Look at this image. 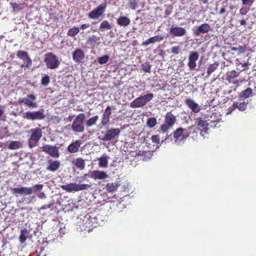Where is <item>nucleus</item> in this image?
I'll use <instances>...</instances> for the list:
<instances>
[{
  "instance_id": "6",
  "label": "nucleus",
  "mask_w": 256,
  "mask_h": 256,
  "mask_svg": "<svg viewBox=\"0 0 256 256\" xmlns=\"http://www.w3.org/2000/svg\"><path fill=\"white\" fill-rule=\"evenodd\" d=\"M190 134L186 129L182 128H176L174 132L173 135L174 139V142H177L179 140H184L187 138Z\"/></svg>"
},
{
  "instance_id": "56",
  "label": "nucleus",
  "mask_w": 256,
  "mask_h": 256,
  "mask_svg": "<svg viewBox=\"0 0 256 256\" xmlns=\"http://www.w3.org/2000/svg\"><path fill=\"white\" fill-rule=\"evenodd\" d=\"M248 62H244V64H242V66L244 68L243 70H247L248 67Z\"/></svg>"
},
{
  "instance_id": "38",
  "label": "nucleus",
  "mask_w": 256,
  "mask_h": 256,
  "mask_svg": "<svg viewBox=\"0 0 256 256\" xmlns=\"http://www.w3.org/2000/svg\"><path fill=\"white\" fill-rule=\"evenodd\" d=\"M142 70L146 73H150L151 72L152 65L149 62H145L142 65Z\"/></svg>"
},
{
  "instance_id": "39",
  "label": "nucleus",
  "mask_w": 256,
  "mask_h": 256,
  "mask_svg": "<svg viewBox=\"0 0 256 256\" xmlns=\"http://www.w3.org/2000/svg\"><path fill=\"white\" fill-rule=\"evenodd\" d=\"M80 32V30L76 26H73L72 28H70L68 32V35L70 36H76L78 32Z\"/></svg>"
},
{
  "instance_id": "30",
  "label": "nucleus",
  "mask_w": 256,
  "mask_h": 256,
  "mask_svg": "<svg viewBox=\"0 0 256 256\" xmlns=\"http://www.w3.org/2000/svg\"><path fill=\"white\" fill-rule=\"evenodd\" d=\"M120 184H118V182H112V183H108L106 185V190L110 192H114L117 190L118 188L120 186Z\"/></svg>"
},
{
  "instance_id": "29",
  "label": "nucleus",
  "mask_w": 256,
  "mask_h": 256,
  "mask_svg": "<svg viewBox=\"0 0 256 256\" xmlns=\"http://www.w3.org/2000/svg\"><path fill=\"white\" fill-rule=\"evenodd\" d=\"M28 232L26 228H24L22 229L20 232V235L19 236V240L21 244H24L26 240L28 238Z\"/></svg>"
},
{
  "instance_id": "36",
  "label": "nucleus",
  "mask_w": 256,
  "mask_h": 256,
  "mask_svg": "<svg viewBox=\"0 0 256 256\" xmlns=\"http://www.w3.org/2000/svg\"><path fill=\"white\" fill-rule=\"evenodd\" d=\"M218 65L219 64L218 62H216L214 64H211L208 68V76H210L212 73L214 72L218 68Z\"/></svg>"
},
{
  "instance_id": "48",
  "label": "nucleus",
  "mask_w": 256,
  "mask_h": 256,
  "mask_svg": "<svg viewBox=\"0 0 256 256\" xmlns=\"http://www.w3.org/2000/svg\"><path fill=\"white\" fill-rule=\"evenodd\" d=\"M10 4L12 8V11L15 12L18 10H22V4H20L15 3H10Z\"/></svg>"
},
{
  "instance_id": "45",
  "label": "nucleus",
  "mask_w": 256,
  "mask_h": 256,
  "mask_svg": "<svg viewBox=\"0 0 256 256\" xmlns=\"http://www.w3.org/2000/svg\"><path fill=\"white\" fill-rule=\"evenodd\" d=\"M100 40V38L95 35L90 36L88 40V43L90 44H94Z\"/></svg>"
},
{
  "instance_id": "32",
  "label": "nucleus",
  "mask_w": 256,
  "mask_h": 256,
  "mask_svg": "<svg viewBox=\"0 0 256 256\" xmlns=\"http://www.w3.org/2000/svg\"><path fill=\"white\" fill-rule=\"evenodd\" d=\"M22 146V144L20 141H11L8 146V148L10 150H16Z\"/></svg>"
},
{
  "instance_id": "47",
  "label": "nucleus",
  "mask_w": 256,
  "mask_h": 256,
  "mask_svg": "<svg viewBox=\"0 0 256 256\" xmlns=\"http://www.w3.org/2000/svg\"><path fill=\"white\" fill-rule=\"evenodd\" d=\"M50 82V78L48 75L43 76L41 80V84L43 86H46Z\"/></svg>"
},
{
  "instance_id": "49",
  "label": "nucleus",
  "mask_w": 256,
  "mask_h": 256,
  "mask_svg": "<svg viewBox=\"0 0 256 256\" xmlns=\"http://www.w3.org/2000/svg\"><path fill=\"white\" fill-rule=\"evenodd\" d=\"M151 140L153 143H155L156 144H160V136L158 134L153 135L151 137Z\"/></svg>"
},
{
  "instance_id": "33",
  "label": "nucleus",
  "mask_w": 256,
  "mask_h": 256,
  "mask_svg": "<svg viewBox=\"0 0 256 256\" xmlns=\"http://www.w3.org/2000/svg\"><path fill=\"white\" fill-rule=\"evenodd\" d=\"M74 164L80 170H83L85 167L84 161L81 158H78L75 160Z\"/></svg>"
},
{
  "instance_id": "16",
  "label": "nucleus",
  "mask_w": 256,
  "mask_h": 256,
  "mask_svg": "<svg viewBox=\"0 0 256 256\" xmlns=\"http://www.w3.org/2000/svg\"><path fill=\"white\" fill-rule=\"evenodd\" d=\"M90 177L94 180H104L108 177V174L104 171L94 170L90 172Z\"/></svg>"
},
{
  "instance_id": "26",
  "label": "nucleus",
  "mask_w": 256,
  "mask_h": 256,
  "mask_svg": "<svg viewBox=\"0 0 256 256\" xmlns=\"http://www.w3.org/2000/svg\"><path fill=\"white\" fill-rule=\"evenodd\" d=\"M164 40V37L162 36H155L153 37H151L146 40L145 42H144L142 43V45L147 46L150 44H153L156 42H158L162 41Z\"/></svg>"
},
{
  "instance_id": "50",
  "label": "nucleus",
  "mask_w": 256,
  "mask_h": 256,
  "mask_svg": "<svg viewBox=\"0 0 256 256\" xmlns=\"http://www.w3.org/2000/svg\"><path fill=\"white\" fill-rule=\"evenodd\" d=\"M180 48L179 46H173L171 48V52L173 54H178L180 53Z\"/></svg>"
},
{
  "instance_id": "41",
  "label": "nucleus",
  "mask_w": 256,
  "mask_h": 256,
  "mask_svg": "<svg viewBox=\"0 0 256 256\" xmlns=\"http://www.w3.org/2000/svg\"><path fill=\"white\" fill-rule=\"evenodd\" d=\"M6 107L4 105H0V121L5 122L6 116L4 114Z\"/></svg>"
},
{
  "instance_id": "55",
  "label": "nucleus",
  "mask_w": 256,
  "mask_h": 256,
  "mask_svg": "<svg viewBox=\"0 0 256 256\" xmlns=\"http://www.w3.org/2000/svg\"><path fill=\"white\" fill-rule=\"evenodd\" d=\"M51 206H52V204H45V205H44L42 207V209L45 210V209H46V208H50L51 207Z\"/></svg>"
},
{
  "instance_id": "5",
  "label": "nucleus",
  "mask_w": 256,
  "mask_h": 256,
  "mask_svg": "<svg viewBox=\"0 0 256 256\" xmlns=\"http://www.w3.org/2000/svg\"><path fill=\"white\" fill-rule=\"evenodd\" d=\"M91 186L90 184H77L76 183H70L66 185L60 186L62 190L68 192L88 190Z\"/></svg>"
},
{
  "instance_id": "42",
  "label": "nucleus",
  "mask_w": 256,
  "mask_h": 256,
  "mask_svg": "<svg viewBox=\"0 0 256 256\" xmlns=\"http://www.w3.org/2000/svg\"><path fill=\"white\" fill-rule=\"evenodd\" d=\"M112 26L108 20L103 21L100 24V30H110Z\"/></svg>"
},
{
  "instance_id": "25",
  "label": "nucleus",
  "mask_w": 256,
  "mask_h": 256,
  "mask_svg": "<svg viewBox=\"0 0 256 256\" xmlns=\"http://www.w3.org/2000/svg\"><path fill=\"white\" fill-rule=\"evenodd\" d=\"M81 141L77 140L74 142H72L68 147V150L70 153H75L78 150L81 144Z\"/></svg>"
},
{
  "instance_id": "44",
  "label": "nucleus",
  "mask_w": 256,
  "mask_h": 256,
  "mask_svg": "<svg viewBox=\"0 0 256 256\" xmlns=\"http://www.w3.org/2000/svg\"><path fill=\"white\" fill-rule=\"evenodd\" d=\"M128 6L132 10H135L138 6V0H130Z\"/></svg>"
},
{
  "instance_id": "3",
  "label": "nucleus",
  "mask_w": 256,
  "mask_h": 256,
  "mask_svg": "<svg viewBox=\"0 0 256 256\" xmlns=\"http://www.w3.org/2000/svg\"><path fill=\"white\" fill-rule=\"evenodd\" d=\"M176 121V116L171 112H168L165 116L164 122L160 126V130L162 133L167 132L172 128Z\"/></svg>"
},
{
  "instance_id": "20",
  "label": "nucleus",
  "mask_w": 256,
  "mask_h": 256,
  "mask_svg": "<svg viewBox=\"0 0 256 256\" xmlns=\"http://www.w3.org/2000/svg\"><path fill=\"white\" fill-rule=\"evenodd\" d=\"M72 56L73 60L76 62L80 63L84 59V54L82 50L80 48H78L74 52Z\"/></svg>"
},
{
  "instance_id": "31",
  "label": "nucleus",
  "mask_w": 256,
  "mask_h": 256,
  "mask_svg": "<svg viewBox=\"0 0 256 256\" xmlns=\"http://www.w3.org/2000/svg\"><path fill=\"white\" fill-rule=\"evenodd\" d=\"M248 104V102H242L240 103L234 102L232 106L233 108L232 110L237 108L240 111H244L246 109Z\"/></svg>"
},
{
  "instance_id": "4",
  "label": "nucleus",
  "mask_w": 256,
  "mask_h": 256,
  "mask_svg": "<svg viewBox=\"0 0 256 256\" xmlns=\"http://www.w3.org/2000/svg\"><path fill=\"white\" fill-rule=\"evenodd\" d=\"M85 115L83 113L78 114L72 124V129L75 132H82L84 130V120Z\"/></svg>"
},
{
  "instance_id": "7",
  "label": "nucleus",
  "mask_w": 256,
  "mask_h": 256,
  "mask_svg": "<svg viewBox=\"0 0 256 256\" xmlns=\"http://www.w3.org/2000/svg\"><path fill=\"white\" fill-rule=\"evenodd\" d=\"M58 147L50 144L44 145L42 147V151L52 158H58L60 156Z\"/></svg>"
},
{
  "instance_id": "34",
  "label": "nucleus",
  "mask_w": 256,
  "mask_h": 256,
  "mask_svg": "<svg viewBox=\"0 0 256 256\" xmlns=\"http://www.w3.org/2000/svg\"><path fill=\"white\" fill-rule=\"evenodd\" d=\"M98 166L100 168H106L108 164V158L106 156H103L98 159Z\"/></svg>"
},
{
  "instance_id": "2",
  "label": "nucleus",
  "mask_w": 256,
  "mask_h": 256,
  "mask_svg": "<svg viewBox=\"0 0 256 256\" xmlns=\"http://www.w3.org/2000/svg\"><path fill=\"white\" fill-rule=\"evenodd\" d=\"M44 62L47 68L52 70L57 68L60 64L58 56L51 52H48L44 55Z\"/></svg>"
},
{
  "instance_id": "12",
  "label": "nucleus",
  "mask_w": 256,
  "mask_h": 256,
  "mask_svg": "<svg viewBox=\"0 0 256 256\" xmlns=\"http://www.w3.org/2000/svg\"><path fill=\"white\" fill-rule=\"evenodd\" d=\"M211 29L210 26L207 23H204L199 26L195 27L192 29V32L194 36H198L201 34L208 33Z\"/></svg>"
},
{
  "instance_id": "51",
  "label": "nucleus",
  "mask_w": 256,
  "mask_h": 256,
  "mask_svg": "<svg viewBox=\"0 0 256 256\" xmlns=\"http://www.w3.org/2000/svg\"><path fill=\"white\" fill-rule=\"evenodd\" d=\"M43 186H44L42 184H36L32 188V191L34 190V192L40 191L42 190Z\"/></svg>"
},
{
  "instance_id": "21",
  "label": "nucleus",
  "mask_w": 256,
  "mask_h": 256,
  "mask_svg": "<svg viewBox=\"0 0 256 256\" xmlns=\"http://www.w3.org/2000/svg\"><path fill=\"white\" fill-rule=\"evenodd\" d=\"M112 114V108L110 106H108L102 116V124L103 126H106L109 124L110 117Z\"/></svg>"
},
{
  "instance_id": "60",
  "label": "nucleus",
  "mask_w": 256,
  "mask_h": 256,
  "mask_svg": "<svg viewBox=\"0 0 256 256\" xmlns=\"http://www.w3.org/2000/svg\"><path fill=\"white\" fill-rule=\"evenodd\" d=\"M0 138H2V137H0Z\"/></svg>"
},
{
  "instance_id": "27",
  "label": "nucleus",
  "mask_w": 256,
  "mask_h": 256,
  "mask_svg": "<svg viewBox=\"0 0 256 256\" xmlns=\"http://www.w3.org/2000/svg\"><path fill=\"white\" fill-rule=\"evenodd\" d=\"M130 19L126 16H120L117 19V24L120 26H126L130 24Z\"/></svg>"
},
{
  "instance_id": "43",
  "label": "nucleus",
  "mask_w": 256,
  "mask_h": 256,
  "mask_svg": "<svg viewBox=\"0 0 256 256\" xmlns=\"http://www.w3.org/2000/svg\"><path fill=\"white\" fill-rule=\"evenodd\" d=\"M141 96L146 104L151 101L154 97V94L152 93H148L144 95H141Z\"/></svg>"
},
{
  "instance_id": "58",
  "label": "nucleus",
  "mask_w": 256,
  "mask_h": 256,
  "mask_svg": "<svg viewBox=\"0 0 256 256\" xmlns=\"http://www.w3.org/2000/svg\"><path fill=\"white\" fill-rule=\"evenodd\" d=\"M225 12H226V9H225L224 6V7L221 8V9H220V14H224Z\"/></svg>"
},
{
  "instance_id": "13",
  "label": "nucleus",
  "mask_w": 256,
  "mask_h": 256,
  "mask_svg": "<svg viewBox=\"0 0 256 256\" xmlns=\"http://www.w3.org/2000/svg\"><path fill=\"white\" fill-rule=\"evenodd\" d=\"M199 58V54L197 52H192L188 56V66L190 70H194L196 66V62Z\"/></svg>"
},
{
  "instance_id": "17",
  "label": "nucleus",
  "mask_w": 256,
  "mask_h": 256,
  "mask_svg": "<svg viewBox=\"0 0 256 256\" xmlns=\"http://www.w3.org/2000/svg\"><path fill=\"white\" fill-rule=\"evenodd\" d=\"M240 72H236L235 70L228 71L226 74V80L230 83L238 84L239 80H236V78L240 75Z\"/></svg>"
},
{
  "instance_id": "23",
  "label": "nucleus",
  "mask_w": 256,
  "mask_h": 256,
  "mask_svg": "<svg viewBox=\"0 0 256 256\" xmlns=\"http://www.w3.org/2000/svg\"><path fill=\"white\" fill-rule=\"evenodd\" d=\"M146 104L141 96L133 100L130 104V107L132 108H141Z\"/></svg>"
},
{
  "instance_id": "18",
  "label": "nucleus",
  "mask_w": 256,
  "mask_h": 256,
  "mask_svg": "<svg viewBox=\"0 0 256 256\" xmlns=\"http://www.w3.org/2000/svg\"><path fill=\"white\" fill-rule=\"evenodd\" d=\"M186 33V30L182 27L173 26L170 29V34L174 36L181 37Z\"/></svg>"
},
{
  "instance_id": "22",
  "label": "nucleus",
  "mask_w": 256,
  "mask_h": 256,
  "mask_svg": "<svg viewBox=\"0 0 256 256\" xmlns=\"http://www.w3.org/2000/svg\"><path fill=\"white\" fill-rule=\"evenodd\" d=\"M48 165L46 168V170L50 172H56L60 168V164L58 160H53L52 159H50L48 160Z\"/></svg>"
},
{
  "instance_id": "19",
  "label": "nucleus",
  "mask_w": 256,
  "mask_h": 256,
  "mask_svg": "<svg viewBox=\"0 0 256 256\" xmlns=\"http://www.w3.org/2000/svg\"><path fill=\"white\" fill-rule=\"evenodd\" d=\"M184 103L194 113H198L200 110V108L198 104L191 98L186 99Z\"/></svg>"
},
{
  "instance_id": "11",
  "label": "nucleus",
  "mask_w": 256,
  "mask_h": 256,
  "mask_svg": "<svg viewBox=\"0 0 256 256\" xmlns=\"http://www.w3.org/2000/svg\"><path fill=\"white\" fill-rule=\"evenodd\" d=\"M43 110L34 112H26L24 118L28 120H42L45 118Z\"/></svg>"
},
{
  "instance_id": "46",
  "label": "nucleus",
  "mask_w": 256,
  "mask_h": 256,
  "mask_svg": "<svg viewBox=\"0 0 256 256\" xmlns=\"http://www.w3.org/2000/svg\"><path fill=\"white\" fill-rule=\"evenodd\" d=\"M109 60V56L108 55H104L98 58V62L100 64H106Z\"/></svg>"
},
{
  "instance_id": "15",
  "label": "nucleus",
  "mask_w": 256,
  "mask_h": 256,
  "mask_svg": "<svg viewBox=\"0 0 256 256\" xmlns=\"http://www.w3.org/2000/svg\"><path fill=\"white\" fill-rule=\"evenodd\" d=\"M12 194L16 196L18 194L30 195L32 193V188L31 187L14 188L12 189Z\"/></svg>"
},
{
  "instance_id": "24",
  "label": "nucleus",
  "mask_w": 256,
  "mask_h": 256,
  "mask_svg": "<svg viewBox=\"0 0 256 256\" xmlns=\"http://www.w3.org/2000/svg\"><path fill=\"white\" fill-rule=\"evenodd\" d=\"M196 125L199 129H202L204 131L208 130V124L207 121L202 119V118H197L196 120Z\"/></svg>"
},
{
  "instance_id": "57",
  "label": "nucleus",
  "mask_w": 256,
  "mask_h": 256,
  "mask_svg": "<svg viewBox=\"0 0 256 256\" xmlns=\"http://www.w3.org/2000/svg\"><path fill=\"white\" fill-rule=\"evenodd\" d=\"M158 54H159V56L164 57L166 54L164 50H160L158 53Z\"/></svg>"
},
{
  "instance_id": "1",
  "label": "nucleus",
  "mask_w": 256,
  "mask_h": 256,
  "mask_svg": "<svg viewBox=\"0 0 256 256\" xmlns=\"http://www.w3.org/2000/svg\"><path fill=\"white\" fill-rule=\"evenodd\" d=\"M30 137L28 140V146L32 148L38 144L39 140L42 136V130L40 128H34L30 130Z\"/></svg>"
},
{
  "instance_id": "53",
  "label": "nucleus",
  "mask_w": 256,
  "mask_h": 256,
  "mask_svg": "<svg viewBox=\"0 0 256 256\" xmlns=\"http://www.w3.org/2000/svg\"><path fill=\"white\" fill-rule=\"evenodd\" d=\"M249 8H242L240 10V13L242 15H245L248 12Z\"/></svg>"
},
{
  "instance_id": "35",
  "label": "nucleus",
  "mask_w": 256,
  "mask_h": 256,
  "mask_svg": "<svg viewBox=\"0 0 256 256\" xmlns=\"http://www.w3.org/2000/svg\"><path fill=\"white\" fill-rule=\"evenodd\" d=\"M98 116H96L88 120L86 122V126L90 127L93 125L96 124V121L98 120Z\"/></svg>"
},
{
  "instance_id": "8",
  "label": "nucleus",
  "mask_w": 256,
  "mask_h": 256,
  "mask_svg": "<svg viewBox=\"0 0 256 256\" xmlns=\"http://www.w3.org/2000/svg\"><path fill=\"white\" fill-rule=\"evenodd\" d=\"M17 56L24 62L20 67H27L29 68L32 64V61L28 56V52L23 50H18L16 52Z\"/></svg>"
},
{
  "instance_id": "9",
  "label": "nucleus",
  "mask_w": 256,
  "mask_h": 256,
  "mask_svg": "<svg viewBox=\"0 0 256 256\" xmlns=\"http://www.w3.org/2000/svg\"><path fill=\"white\" fill-rule=\"evenodd\" d=\"M36 100V96L34 94H28L26 97L20 98L18 102L20 104H24L29 108H34L38 106L37 103L34 102Z\"/></svg>"
},
{
  "instance_id": "37",
  "label": "nucleus",
  "mask_w": 256,
  "mask_h": 256,
  "mask_svg": "<svg viewBox=\"0 0 256 256\" xmlns=\"http://www.w3.org/2000/svg\"><path fill=\"white\" fill-rule=\"evenodd\" d=\"M231 50L237 52L238 54L244 52L246 50V47L245 46H240L238 47H232Z\"/></svg>"
},
{
  "instance_id": "40",
  "label": "nucleus",
  "mask_w": 256,
  "mask_h": 256,
  "mask_svg": "<svg viewBox=\"0 0 256 256\" xmlns=\"http://www.w3.org/2000/svg\"><path fill=\"white\" fill-rule=\"evenodd\" d=\"M157 123V120L156 118L152 117L148 119L146 124L148 127L152 128L154 127Z\"/></svg>"
},
{
  "instance_id": "59",
  "label": "nucleus",
  "mask_w": 256,
  "mask_h": 256,
  "mask_svg": "<svg viewBox=\"0 0 256 256\" xmlns=\"http://www.w3.org/2000/svg\"><path fill=\"white\" fill-rule=\"evenodd\" d=\"M240 24L242 26H244L246 24V22L244 20H242L240 21Z\"/></svg>"
},
{
  "instance_id": "52",
  "label": "nucleus",
  "mask_w": 256,
  "mask_h": 256,
  "mask_svg": "<svg viewBox=\"0 0 256 256\" xmlns=\"http://www.w3.org/2000/svg\"><path fill=\"white\" fill-rule=\"evenodd\" d=\"M242 4L244 6H251L254 3V0H241Z\"/></svg>"
},
{
  "instance_id": "10",
  "label": "nucleus",
  "mask_w": 256,
  "mask_h": 256,
  "mask_svg": "<svg viewBox=\"0 0 256 256\" xmlns=\"http://www.w3.org/2000/svg\"><path fill=\"white\" fill-rule=\"evenodd\" d=\"M106 4H103L92 10L88 14V17L91 19H96L100 18L104 13L106 8Z\"/></svg>"
},
{
  "instance_id": "14",
  "label": "nucleus",
  "mask_w": 256,
  "mask_h": 256,
  "mask_svg": "<svg viewBox=\"0 0 256 256\" xmlns=\"http://www.w3.org/2000/svg\"><path fill=\"white\" fill-rule=\"evenodd\" d=\"M120 132V130L118 128L109 129L106 132L105 135L102 140L103 141L110 140L118 136Z\"/></svg>"
},
{
  "instance_id": "28",
  "label": "nucleus",
  "mask_w": 256,
  "mask_h": 256,
  "mask_svg": "<svg viewBox=\"0 0 256 256\" xmlns=\"http://www.w3.org/2000/svg\"><path fill=\"white\" fill-rule=\"evenodd\" d=\"M252 90L251 88H248L246 90H242L238 95L239 98L246 99L252 96Z\"/></svg>"
},
{
  "instance_id": "54",
  "label": "nucleus",
  "mask_w": 256,
  "mask_h": 256,
  "mask_svg": "<svg viewBox=\"0 0 256 256\" xmlns=\"http://www.w3.org/2000/svg\"><path fill=\"white\" fill-rule=\"evenodd\" d=\"M90 26V25L89 24H82L80 26V28L82 30H85V29L88 28Z\"/></svg>"
}]
</instances>
